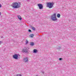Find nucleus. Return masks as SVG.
Instances as JSON below:
<instances>
[{
  "label": "nucleus",
  "instance_id": "dca6fc26",
  "mask_svg": "<svg viewBox=\"0 0 76 76\" xmlns=\"http://www.w3.org/2000/svg\"><path fill=\"white\" fill-rule=\"evenodd\" d=\"M59 60H62V58H60L59 59Z\"/></svg>",
  "mask_w": 76,
  "mask_h": 76
},
{
  "label": "nucleus",
  "instance_id": "423d86ee",
  "mask_svg": "<svg viewBox=\"0 0 76 76\" xmlns=\"http://www.w3.org/2000/svg\"><path fill=\"white\" fill-rule=\"evenodd\" d=\"M13 57L14 58L17 59L18 58V56L16 54H15L13 56Z\"/></svg>",
  "mask_w": 76,
  "mask_h": 76
},
{
  "label": "nucleus",
  "instance_id": "1a4fd4ad",
  "mask_svg": "<svg viewBox=\"0 0 76 76\" xmlns=\"http://www.w3.org/2000/svg\"><path fill=\"white\" fill-rule=\"evenodd\" d=\"M38 52V50L36 49H34L33 50V53H37Z\"/></svg>",
  "mask_w": 76,
  "mask_h": 76
},
{
  "label": "nucleus",
  "instance_id": "6ab92c4d",
  "mask_svg": "<svg viewBox=\"0 0 76 76\" xmlns=\"http://www.w3.org/2000/svg\"><path fill=\"white\" fill-rule=\"evenodd\" d=\"M0 14H1V12H0Z\"/></svg>",
  "mask_w": 76,
  "mask_h": 76
},
{
  "label": "nucleus",
  "instance_id": "39448f33",
  "mask_svg": "<svg viewBox=\"0 0 76 76\" xmlns=\"http://www.w3.org/2000/svg\"><path fill=\"white\" fill-rule=\"evenodd\" d=\"M22 51L23 52H26V53H27V52H28V51L27 50V48H24V49L22 50Z\"/></svg>",
  "mask_w": 76,
  "mask_h": 76
},
{
  "label": "nucleus",
  "instance_id": "20e7f679",
  "mask_svg": "<svg viewBox=\"0 0 76 76\" xmlns=\"http://www.w3.org/2000/svg\"><path fill=\"white\" fill-rule=\"evenodd\" d=\"M37 6H38L39 9H43V5L42 4H37Z\"/></svg>",
  "mask_w": 76,
  "mask_h": 76
},
{
  "label": "nucleus",
  "instance_id": "f8f14e48",
  "mask_svg": "<svg viewBox=\"0 0 76 76\" xmlns=\"http://www.w3.org/2000/svg\"><path fill=\"white\" fill-rule=\"evenodd\" d=\"M32 29L33 30V31H35V28H34V27H32Z\"/></svg>",
  "mask_w": 76,
  "mask_h": 76
},
{
  "label": "nucleus",
  "instance_id": "f03ea898",
  "mask_svg": "<svg viewBox=\"0 0 76 76\" xmlns=\"http://www.w3.org/2000/svg\"><path fill=\"white\" fill-rule=\"evenodd\" d=\"M51 18L52 20L53 21L57 20V18H56V14L54 13L53 15H52L51 16Z\"/></svg>",
  "mask_w": 76,
  "mask_h": 76
},
{
  "label": "nucleus",
  "instance_id": "9d476101",
  "mask_svg": "<svg viewBox=\"0 0 76 76\" xmlns=\"http://www.w3.org/2000/svg\"><path fill=\"white\" fill-rule=\"evenodd\" d=\"M57 16L58 18H60V14H58Z\"/></svg>",
  "mask_w": 76,
  "mask_h": 76
},
{
  "label": "nucleus",
  "instance_id": "2eb2a0df",
  "mask_svg": "<svg viewBox=\"0 0 76 76\" xmlns=\"http://www.w3.org/2000/svg\"><path fill=\"white\" fill-rule=\"evenodd\" d=\"M28 32H31V30H30V29L29 30Z\"/></svg>",
  "mask_w": 76,
  "mask_h": 76
},
{
  "label": "nucleus",
  "instance_id": "0eeeda50",
  "mask_svg": "<svg viewBox=\"0 0 76 76\" xmlns=\"http://www.w3.org/2000/svg\"><path fill=\"white\" fill-rule=\"evenodd\" d=\"M24 62H27L28 61V58H24Z\"/></svg>",
  "mask_w": 76,
  "mask_h": 76
},
{
  "label": "nucleus",
  "instance_id": "4468645a",
  "mask_svg": "<svg viewBox=\"0 0 76 76\" xmlns=\"http://www.w3.org/2000/svg\"><path fill=\"white\" fill-rule=\"evenodd\" d=\"M33 37H34V34H31L30 35V37H31V38H33Z\"/></svg>",
  "mask_w": 76,
  "mask_h": 76
},
{
  "label": "nucleus",
  "instance_id": "f3484780",
  "mask_svg": "<svg viewBox=\"0 0 76 76\" xmlns=\"http://www.w3.org/2000/svg\"><path fill=\"white\" fill-rule=\"evenodd\" d=\"M1 4H0V8H1Z\"/></svg>",
  "mask_w": 76,
  "mask_h": 76
},
{
  "label": "nucleus",
  "instance_id": "f257e3e1",
  "mask_svg": "<svg viewBox=\"0 0 76 76\" xmlns=\"http://www.w3.org/2000/svg\"><path fill=\"white\" fill-rule=\"evenodd\" d=\"M20 4L19 3L18 4L16 3H13L12 4V7L14 8H19L20 7Z\"/></svg>",
  "mask_w": 76,
  "mask_h": 76
},
{
  "label": "nucleus",
  "instance_id": "6e6552de",
  "mask_svg": "<svg viewBox=\"0 0 76 76\" xmlns=\"http://www.w3.org/2000/svg\"><path fill=\"white\" fill-rule=\"evenodd\" d=\"M17 17L19 20H22V17H21V16H20V15H17Z\"/></svg>",
  "mask_w": 76,
  "mask_h": 76
},
{
  "label": "nucleus",
  "instance_id": "7ed1b4c3",
  "mask_svg": "<svg viewBox=\"0 0 76 76\" xmlns=\"http://www.w3.org/2000/svg\"><path fill=\"white\" fill-rule=\"evenodd\" d=\"M47 7L49 8H52L53 7V4L51 2H47Z\"/></svg>",
  "mask_w": 76,
  "mask_h": 76
},
{
  "label": "nucleus",
  "instance_id": "a211bd4d",
  "mask_svg": "<svg viewBox=\"0 0 76 76\" xmlns=\"http://www.w3.org/2000/svg\"><path fill=\"white\" fill-rule=\"evenodd\" d=\"M38 76V75H36V76Z\"/></svg>",
  "mask_w": 76,
  "mask_h": 76
},
{
  "label": "nucleus",
  "instance_id": "ddd939ff",
  "mask_svg": "<svg viewBox=\"0 0 76 76\" xmlns=\"http://www.w3.org/2000/svg\"><path fill=\"white\" fill-rule=\"evenodd\" d=\"M28 44V40H27V39H26L25 44Z\"/></svg>",
  "mask_w": 76,
  "mask_h": 76
},
{
  "label": "nucleus",
  "instance_id": "9b49d317",
  "mask_svg": "<svg viewBox=\"0 0 76 76\" xmlns=\"http://www.w3.org/2000/svg\"><path fill=\"white\" fill-rule=\"evenodd\" d=\"M30 45H31V46H33V45H34V43L33 42H31L30 43Z\"/></svg>",
  "mask_w": 76,
  "mask_h": 76
}]
</instances>
